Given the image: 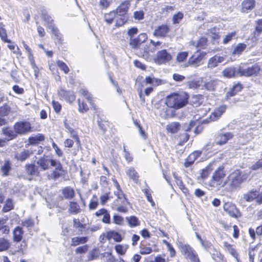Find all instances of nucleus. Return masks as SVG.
Here are the masks:
<instances>
[{
	"mask_svg": "<svg viewBox=\"0 0 262 262\" xmlns=\"http://www.w3.org/2000/svg\"><path fill=\"white\" fill-rule=\"evenodd\" d=\"M188 96L184 93H173L168 96L166 104L168 107L178 110L185 106L188 103Z\"/></svg>",
	"mask_w": 262,
	"mask_h": 262,
	"instance_id": "1",
	"label": "nucleus"
},
{
	"mask_svg": "<svg viewBox=\"0 0 262 262\" xmlns=\"http://www.w3.org/2000/svg\"><path fill=\"white\" fill-rule=\"evenodd\" d=\"M115 194L117 196V199L112 204V209L120 213H127L128 211L127 205L129 203L125 195L121 191H118Z\"/></svg>",
	"mask_w": 262,
	"mask_h": 262,
	"instance_id": "2",
	"label": "nucleus"
},
{
	"mask_svg": "<svg viewBox=\"0 0 262 262\" xmlns=\"http://www.w3.org/2000/svg\"><path fill=\"white\" fill-rule=\"evenodd\" d=\"M226 176L224 166L223 165L219 166L213 173L209 182V186L215 187L222 185Z\"/></svg>",
	"mask_w": 262,
	"mask_h": 262,
	"instance_id": "3",
	"label": "nucleus"
},
{
	"mask_svg": "<svg viewBox=\"0 0 262 262\" xmlns=\"http://www.w3.org/2000/svg\"><path fill=\"white\" fill-rule=\"evenodd\" d=\"M260 70V66L257 63L248 68H246L245 64H243L238 67V73L239 76H257L259 73Z\"/></svg>",
	"mask_w": 262,
	"mask_h": 262,
	"instance_id": "4",
	"label": "nucleus"
},
{
	"mask_svg": "<svg viewBox=\"0 0 262 262\" xmlns=\"http://www.w3.org/2000/svg\"><path fill=\"white\" fill-rule=\"evenodd\" d=\"M179 249L185 258L191 262H200L197 253L189 244H181Z\"/></svg>",
	"mask_w": 262,
	"mask_h": 262,
	"instance_id": "5",
	"label": "nucleus"
},
{
	"mask_svg": "<svg viewBox=\"0 0 262 262\" xmlns=\"http://www.w3.org/2000/svg\"><path fill=\"white\" fill-rule=\"evenodd\" d=\"M52 167H54L55 168L49 176V179L56 180L59 178L64 177L67 175V170L63 168L62 164L59 160H56L55 164Z\"/></svg>",
	"mask_w": 262,
	"mask_h": 262,
	"instance_id": "6",
	"label": "nucleus"
},
{
	"mask_svg": "<svg viewBox=\"0 0 262 262\" xmlns=\"http://www.w3.org/2000/svg\"><path fill=\"white\" fill-rule=\"evenodd\" d=\"M206 54V53L205 52L197 51L189 58L186 67L191 66L196 68L200 66Z\"/></svg>",
	"mask_w": 262,
	"mask_h": 262,
	"instance_id": "7",
	"label": "nucleus"
},
{
	"mask_svg": "<svg viewBox=\"0 0 262 262\" xmlns=\"http://www.w3.org/2000/svg\"><path fill=\"white\" fill-rule=\"evenodd\" d=\"M256 39L254 38L247 40L246 43H238L234 47L232 52V55H241L247 47H248L249 49L250 50L251 48L256 46Z\"/></svg>",
	"mask_w": 262,
	"mask_h": 262,
	"instance_id": "8",
	"label": "nucleus"
},
{
	"mask_svg": "<svg viewBox=\"0 0 262 262\" xmlns=\"http://www.w3.org/2000/svg\"><path fill=\"white\" fill-rule=\"evenodd\" d=\"M172 59V55L166 49H162L157 52L154 61L158 64H166Z\"/></svg>",
	"mask_w": 262,
	"mask_h": 262,
	"instance_id": "9",
	"label": "nucleus"
},
{
	"mask_svg": "<svg viewBox=\"0 0 262 262\" xmlns=\"http://www.w3.org/2000/svg\"><path fill=\"white\" fill-rule=\"evenodd\" d=\"M224 210L231 217L237 219L242 215L236 206L232 203L226 202L223 206Z\"/></svg>",
	"mask_w": 262,
	"mask_h": 262,
	"instance_id": "10",
	"label": "nucleus"
},
{
	"mask_svg": "<svg viewBox=\"0 0 262 262\" xmlns=\"http://www.w3.org/2000/svg\"><path fill=\"white\" fill-rule=\"evenodd\" d=\"M56 159H50L49 156L43 155L36 161V164L42 171L49 170L55 163Z\"/></svg>",
	"mask_w": 262,
	"mask_h": 262,
	"instance_id": "11",
	"label": "nucleus"
},
{
	"mask_svg": "<svg viewBox=\"0 0 262 262\" xmlns=\"http://www.w3.org/2000/svg\"><path fill=\"white\" fill-rule=\"evenodd\" d=\"M233 137L231 132H220L215 137V142L216 145H223L227 143Z\"/></svg>",
	"mask_w": 262,
	"mask_h": 262,
	"instance_id": "12",
	"label": "nucleus"
},
{
	"mask_svg": "<svg viewBox=\"0 0 262 262\" xmlns=\"http://www.w3.org/2000/svg\"><path fill=\"white\" fill-rule=\"evenodd\" d=\"M147 39L146 33H141L137 37L129 38V46L133 49H138Z\"/></svg>",
	"mask_w": 262,
	"mask_h": 262,
	"instance_id": "13",
	"label": "nucleus"
},
{
	"mask_svg": "<svg viewBox=\"0 0 262 262\" xmlns=\"http://www.w3.org/2000/svg\"><path fill=\"white\" fill-rule=\"evenodd\" d=\"M230 181V185L232 187L239 186L243 182V178L241 172L239 170H235L229 176Z\"/></svg>",
	"mask_w": 262,
	"mask_h": 262,
	"instance_id": "14",
	"label": "nucleus"
},
{
	"mask_svg": "<svg viewBox=\"0 0 262 262\" xmlns=\"http://www.w3.org/2000/svg\"><path fill=\"white\" fill-rule=\"evenodd\" d=\"M169 31V26L166 24H163L155 29L153 35L158 37L164 38L167 36Z\"/></svg>",
	"mask_w": 262,
	"mask_h": 262,
	"instance_id": "15",
	"label": "nucleus"
},
{
	"mask_svg": "<svg viewBox=\"0 0 262 262\" xmlns=\"http://www.w3.org/2000/svg\"><path fill=\"white\" fill-rule=\"evenodd\" d=\"M25 169L28 175L30 176L39 177L40 170L38 166L35 163H28L25 165Z\"/></svg>",
	"mask_w": 262,
	"mask_h": 262,
	"instance_id": "16",
	"label": "nucleus"
},
{
	"mask_svg": "<svg viewBox=\"0 0 262 262\" xmlns=\"http://www.w3.org/2000/svg\"><path fill=\"white\" fill-rule=\"evenodd\" d=\"M58 95L60 99H64L69 102H72L75 99V96L73 92L71 91H66L64 89H60L58 91Z\"/></svg>",
	"mask_w": 262,
	"mask_h": 262,
	"instance_id": "17",
	"label": "nucleus"
},
{
	"mask_svg": "<svg viewBox=\"0 0 262 262\" xmlns=\"http://www.w3.org/2000/svg\"><path fill=\"white\" fill-rule=\"evenodd\" d=\"M26 133V132H3L5 138L4 139H0V147L5 146L9 141L15 138L17 134H21Z\"/></svg>",
	"mask_w": 262,
	"mask_h": 262,
	"instance_id": "18",
	"label": "nucleus"
},
{
	"mask_svg": "<svg viewBox=\"0 0 262 262\" xmlns=\"http://www.w3.org/2000/svg\"><path fill=\"white\" fill-rule=\"evenodd\" d=\"M225 58L224 57L216 55L208 60L207 67L209 69H213L216 67L219 63L223 62Z\"/></svg>",
	"mask_w": 262,
	"mask_h": 262,
	"instance_id": "19",
	"label": "nucleus"
},
{
	"mask_svg": "<svg viewBox=\"0 0 262 262\" xmlns=\"http://www.w3.org/2000/svg\"><path fill=\"white\" fill-rule=\"evenodd\" d=\"M31 124L27 121H20L15 123L14 131H30Z\"/></svg>",
	"mask_w": 262,
	"mask_h": 262,
	"instance_id": "20",
	"label": "nucleus"
},
{
	"mask_svg": "<svg viewBox=\"0 0 262 262\" xmlns=\"http://www.w3.org/2000/svg\"><path fill=\"white\" fill-rule=\"evenodd\" d=\"M33 154L32 150L24 149L19 154H15V158L19 161L24 162L28 159Z\"/></svg>",
	"mask_w": 262,
	"mask_h": 262,
	"instance_id": "21",
	"label": "nucleus"
},
{
	"mask_svg": "<svg viewBox=\"0 0 262 262\" xmlns=\"http://www.w3.org/2000/svg\"><path fill=\"white\" fill-rule=\"evenodd\" d=\"M234 245L229 244L228 242L223 243V249L225 251L229 252L233 257L237 259L238 254Z\"/></svg>",
	"mask_w": 262,
	"mask_h": 262,
	"instance_id": "22",
	"label": "nucleus"
},
{
	"mask_svg": "<svg viewBox=\"0 0 262 262\" xmlns=\"http://www.w3.org/2000/svg\"><path fill=\"white\" fill-rule=\"evenodd\" d=\"M130 6V3L128 1H125L122 3L117 8L115 12L119 16L126 15L127 12Z\"/></svg>",
	"mask_w": 262,
	"mask_h": 262,
	"instance_id": "23",
	"label": "nucleus"
},
{
	"mask_svg": "<svg viewBox=\"0 0 262 262\" xmlns=\"http://www.w3.org/2000/svg\"><path fill=\"white\" fill-rule=\"evenodd\" d=\"M238 71V67L237 68L235 67H229L224 69L222 72V73L224 77L231 78L235 76H239Z\"/></svg>",
	"mask_w": 262,
	"mask_h": 262,
	"instance_id": "24",
	"label": "nucleus"
},
{
	"mask_svg": "<svg viewBox=\"0 0 262 262\" xmlns=\"http://www.w3.org/2000/svg\"><path fill=\"white\" fill-rule=\"evenodd\" d=\"M139 248L140 253L142 255L149 254L152 252V249L150 247V244L144 241L141 242Z\"/></svg>",
	"mask_w": 262,
	"mask_h": 262,
	"instance_id": "25",
	"label": "nucleus"
},
{
	"mask_svg": "<svg viewBox=\"0 0 262 262\" xmlns=\"http://www.w3.org/2000/svg\"><path fill=\"white\" fill-rule=\"evenodd\" d=\"M190 135L187 132H179L175 137V139L178 141V145L183 146L188 141Z\"/></svg>",
	"mask_w": 262,
	"mask_h": 262,
	"instance_id": "26",
	"label": "nucleus"
},
{
	"mask_svg": "<svg viewBox=\"0 0 262 262\" xmlns=\"http://www.w3.org/2000/svg\"><path fill=\"white\" fill-rule=\"evenodd\" d=\"M61 192L63 198L67 200H71L75 195L74 189L70 186L63 187L61 189Z\"/></svg>",
	"mask_w": 262,
	"mask_h": 262,
	"instance_id": "27",
	"label": "nucleus"
},
{
	"mask_svg": "<svg viewBox=\"0 0 262 262\" xmlns=\"http://www.w3.org/2000/svg\"><path fill=\"white\" fill-rule=\"evenodd\" d=\"M81 211L79 204L76 201H70L68 212L72 214H77Z\"/></svg>",
	"mask_w": 262,
	"mask_h": 262,
	"instance_id": "28",
	"label": "nucleus"
},
{
	"mask_svg": "<svg viewBox=\"0 0 262 262\" xmlns=\"http://www.w3.org/2000/svg\"><path fill=\"white\" fill-rule=\"evenodd\" d=\"M214 143L209 142L206 144L202 148V151L205 154L208 155H215L218 152V149L214 148Z\"/></svg>",
	"mask_w": 262,
	"mask_h": 262,
	"instance_id": "29",
	"label": "nucleus"
},
{
	"mask_svg": "<svg viewBox=\"0 0 262 262\" xmlns=\"http://www.w3.org/2000/svg\"><path fill=\"white\" fill-rule=\"evenodd\" d=\"M226 110V106L225 105L219 106L218 108H216L213 113H212L210 115V119L213 121L217 119L225 112Z\"/></svg>",
	"mask_w": 262,
	"mask_h": 262,
	"instance_id": "30",
	"label": "nucleus"
},
{
	"mask_svg": "<svg viewBox=\"0 0 262 262\" xmlns=\"http://www.w3.org/2000/svg\"><path fill=\"white\" fill-rule=\"evenodd\" d=\"M106 238L108 240H111L112 238H113L115 242L117 243L121 242L123 239V237H122L121 234L115 231H111L107 232L106 233Z\"/></svg>",
	"mask_w": 262,
	"mask_h": 262,
	"instance_id": "31",
	"label": "nucleus"
},
{
	"mask_svg": "<svg viewBox=\"0 0 262 262\" xmlns=\"http://www.w3.org/2000/svg\"><path fill=\"white\" fill-rule=\"evenodd\" d=\"M126 174L129 178L132 180L136 184H138L140 182L139 175L134 168H129L126 171Z\"/></svg>",
	"mask_w": 262,
	"mask_h": 262,
	"instance_id": "32",
	"label": "nucleus"
},
{
	"mask_svg": "<svg viewBox=\"0 0 262 262\" xmlns=\"http://www.w3.org/2000/svg\"><path fill=\"white\" fill-rule=\"evenodd\" d=\"M211 255L212 258L215 262H227L224 255L216 249H214Z\"/></svg>",
	"mask_w": 262,
	"mask_h": 262,
	"instance_id": "33",
	"label": "nucleus"
},
{
	"mask_svg": "<svg viewBox=\"0 0 262 262\" xmlns=\"http://www.w3.org/2000/svg\"><path fill=\"white\" fill-rule=\"evenodd\" d=\"M89 237L88 236H76L71 239V246L73 247L77 246L79 244H84L88 242Z\"/></svg>",
	"mask_w": 262,
	"mask_h": 262,
	"instance_id": "34",
	"label": "nucleus"
},
{
	"mask_svg": "<svg viewBox=\"0 0 262 262\" xmlns=\"http://www.w3.org/2000/svg\"><path fill=\"white\" fill-rule=\"evenodd\" d=\"M248 232L250 237L254 240L255 239L256 235L261 236L262 235V225L257 226L255 230L254 228H249Z\"/></svg>",
	"mask_w": 262,
	"mask_h": 262,
	"instance_id": "35",
	"label": "nucleus"
},
{
	"mask_svg": "<svg viewBox=\"0 0 262 262\" xmlns=\"http://www.w3.org/2000/svg\"><path fill=\"white\" fill-rule=\"evenodd\" d=\"M24 231L23 228L19 226L15 227L13 230V240L18 243L20 242L23 237Z\"/></svg>",
	"mask_w": 262,
	"mask_h": 262,
	"instance_id": "36",
	"label": "nucleus"
},
{
	"mask_svg": "<svg viewBox=\"0 0 262 262\" xmlns=\"http://www.w3.org/2000/svg\"><path fill=\"white\" fill-rule=\"evenodd\" d=\"M45 136L41 134H38L34 136H32L29 138L28 142L29 144L37 145L41 142L45 140Z\"/></svg>",
	"mask_w": 262,
	"mask_h": 262,
	"instance_id": "37",
	"label": "nucleus"
},
{
	"mask_svg": "<svg viewBox=\"0 0 262 262\" xmlns=\"http://www.w3.org/2000/svg\"><path fill=\"white\" fill-rule=\"evenodd\" d=\"M258 196V191L256 189H252L247 193L244 194V199L247 202H252L254 200H256Z\"/></svg>",
	"mask_w": 262,
	"mask_h": 262,
	"instance_id": "38",
	"label": "nucleus"
},
{
	"mask_svg": "<svg viewBox=\"0 0 262 262\" xmlns=\"http://www.w3.org/2000/svg\"><path fill=\"white\" fill-rule=\"evenodd\" d=\"M128 226L131 228H134L140 225V221L139 219L134 215L126 217L125 218Z\"/></svg>",
	"mask_w": 262,
	"mask_h": 262,
	"instance_id": "39",
	"label": "nucleus"
},
{
	"mask_svg": "<svg viewBox=\"0 0 262 262\" xmlns=\"http://www.w3.org/2000/svg\"><path fill=\"white\" fill-rule=\"evenodd\" d=\"M173 177L174 178L175 182L177 185L179 186V188L183 191L185 194L188 193V190L185 187L184 184L183 183L182 179L178 177L176 173H173Z\"/></svg>",
	"mask_w": 262,
	"mask_h": 262,
	"instance_id": "40",
	"label": "nucleus"
},
{
	"mask_svg": "<svg viewBox=\"0 0 262 262\" xmlns=\"http://www.w3.org/2000/svg\"><path fill=\"white\" fill-rule=\"evenodd\" d=\"M129 246L127 244H117L115 246L116 253L120 255H124L126 254Z\"/></svg>",
	"mask_w": 262,
	"mask_h": 262,
	"instance_id": "41",
	"label": "nucleus"
},
{
	"mask_svg": "<svg viewBox=\"0 0 262 262\" xmlns=\"http://www.w3.org/2000/svg\"><path fill=\"white\" fill-rule=\"evenodd\" d=\"M11 163L8 159L5 160L4 165L1 167V170L3 172V176H7L11 170Z\"/></svg>",
	"mask_w": 262,
	"mask_h": 262,
	"instance_id": "42",
	"label": "nucleus"
},
{
	"mask_svg": "<svg viewBox=\"0 0 262 262\" xmlns=\"http://www.w3.org/2000/svg\"><path fill=\"white\" fill-rule=\"evenodd\" d=\"M11 246L9 240L4 237H0V252L8 250Z\"/></svg>",
	"mask_w": 262,
	"mask_h": 262,
	"instance_id": "43",
	"label": "nucleus"
},
{
	"mask_svg": "<svg viewBox=\"0 0 262 262\" xmlns=\"http://www.w3.org/2000/svg\"><path fill=\"white\" fill-rule=\"evenodd\" d=\"M7 221L6 219H0V232L5 234H8L10 232L9 227L6 225Z\"/></svg>",
	"mask_w": 262,
	"mask_h": 262,
	"instance_id": "44",
	"label": "nucleus"
},
{
	"mask_svg": "<svg viewBox=\"0 0 262 262\" xmlns=\"http://www.w3.org/2000/svg\"><path fill=\"white\" fill-rule=\"evenodd\" d=\"M212 166V164L210 163L202 170L200 177L202 179H205L208 177L213 169Z\"/></svg>",
	"mask_w": 262,
	"mask_h": 262,
	"instance_id": "45",
	"label": "nucleus"
},
{
	"mask_svg": "<svg viewBox=\"0 0 262 262\" xmlns=\"http://www.w3.org/2000/svg\"><path fill=\"white\" fill-rule=\"evenodd\" d=\"M243 89V85L242 84L238 83L234 84L231 88L230 91L227 93V95L228 96H233L236 95L238 92L241 91Z\"/></svg>",
	"mask_w": 262,
	"mask_h": 262,
	"instance_id": "46",
	"label": "nucleus"
},
{
	"mask_svg": "<svg viewBox=\"0 0 262 262\" xmlns=\"http://www.w3.org/2000/svg\"><path fill=\"white\" fill-rule=\"evenodd\" d=\"M142 191L144 193L146 197L147 200L150 203L151 205L154 207L155 206V203L152 199L151 193V190L148 187L147 188L142 190Z\"/></svg>",
	"mask_w": 262,
	"mask_h": 262,
	"instance_id": "47",
	"label": "nucleus"
},
{
	"mask_svg": "<svg viewBox=\"0 0 262 262\" xmlns=\"http://www.w3.org/2000/svg\"><path fill=\"white\" fill-rule=\"evenodd\" d=\"M255 2L254 0H244L242 3L243 10H252L255 6Z\"/></svg>",
	"mask_w": 262,
	"mask_h": 262,
	"instance_id": "48",
	"label": "nucleus"
},
{
	"mask_svg": "<svg viewBox=\"0 0 262 262\" xmlns=\"http://www.w3.org/2000/svg\"><path fill=\"white\" fill-rule=\"evenodd\" d=\"M116 26L120 27L123 25L128 20V16L127 15L119 16L116 15Z\"/></svg>",
	"mask_w": 262,
	"mask_h": 262,
	"instance_id": "49",
	"label": "nucleus"
},
{
	"mask_svg": "<svg viewBox=\"0 0 262 262\" xmlns=\"http://www.w3.org/2000/svg\"><path fill=\"white\" fill-rule=\"evenodd\" d=\"M200 122L198 121H191L189 124V127L187 129H185V131H189L192 129V127L195 126V128L194 131H201L203 128L201 127V126L199 125Z\"/></svg>",
	"mask_w": 262,
	"mask_h": 262,
	"instance_id": "50",
	"label": "nucleus"
},
{
	"mask_svg": "<svg viewBox=\"0 0 262 262\" xmlns=\"http://www.w3.org/2000/svg\"><path fill=\"white\" fill-rule=\"evenodd\" d=\"M181 129V125L179 122H173L166 126L167 131H178Z\"/></svg>",
	"mask_w": 262,
	"mask_h": 262,
	"instance_id": "51",
	"label": "nucleus"
},
{
	"mask_svg": "<svg viewBox=\"0 0 262 262\" xmlns=\"http://www.w3.org/2000/svg\"><path fill=\"white\" fill-rule=\"evenodd\" d=\"M116 13L115 11H112L108 13H106L104 14V18L105 21L108 24H111L115 17L116 16Z\"/></svg>",
	"mask_w": 262,
	"mask_h": 262,
	"instance_id": "52",
	"label": "nucleus"
},
{
	"mask_svg": "<svg viewBox=\"0 0 262 262\" xmlns=\"http://www.w3.org/2000/svg\"><path fill=\"white\" fill-rule=\"evenodd\" d=\"M14 208V205L11 199H8L6 200L5 204L3 207V211L4 212H7Z\"/></svg>",
	"mask_w": 262,
	"mask_h": 262,
	"instance_id": "53",
	"label": "nucleus"
},
{
	"mask_svg": "<svg viewBox=\"0 0 262 262\" xmlns=\"http://www.w3.org/2000/svg\"><path fill=\"white\" fill-rule=\"evenodd\" d=\"M73 222L74 228L78 229L81 232H82L85 228V225L82 224L79 219H74Z\"/></svg>",
	"mask_w": 262,
	"mask_h": 262,
	"instance_id": "54",
	"label": "nucleus"
},
{
	"mask_svg": "<svg viewBox=\"0 0 262 262\" xmlns=\"http://www.w3.org/2000/svg\"><path fill=\"white\" fill-rule=\"evenodd\" d=\"M196 160L191 154L188 155L185 160L184 165L187 168L192 165Z\"/></svg>",
	"mask_w": 262,
	"mask_h": 262,
	"instance_id": "55",
	"label": "nucleus"
},
{
	"mask_svg": "<svg viewBox=\"0 0 262 262\" xmlns=\"http://www.w3.org/2000/svg\"><path fill=\"white\" fill-rule=\"evenodd\" d=\"M0 37L3 41L8 43L11 42V40L7 38L6 30L2 27H0Z\"/></svg>",
	"mask_w": 262,
	"mask_h": 262,
	"instance_id": "56",
	"label": "nucleus"
},
{
	"mask_svg": "<svg viewBox=\"0 0 262 262\" xmlns=\"http://www.w3.org/2000/svg\"><path fill=\"white\" fill-rule=\"evenodd\" d=\"M10 107L6 104H4L0 107V116H7L10 112Z\"/></svg>",
	"mask_w": 262,
	"mask_h": 262,
	"instance_id": "57",
	"label": "nucleus"
},
{
	"mask_svg": "<svg viewBox=\"0 0 262 262\" xmlns=\"http://www.w3.org/2000/svg\"><path fill=\"white\" fill-rule=\"evenodd\" d=\"M188 55L187 52H182L178 54L177 56V61L179 62H183L187 57Z\"/></svg>",
	"mask_w": 262,
	"mask_h": 262,
	"instance_id": "58",
	"label": "nucleus"
},
{
	"mask_svg": "<svg viewBox=\"0 0 262 262\" xmlns=\"http://www.w3.org/2000/svg\"><path fill=\"white\" fill-rule=\"evenodd\" d=\"M113 220L114 224L118 225H122L124 222L123 217L117 214L114 215Z\"/></svg>",
	"mask_w": 262,
	"mask_h": 262,
	"instance_id": "59",
	"label": "nucleus"
},
{
	"mask_svg": "<svg viewBox=\"0 0 262 262\" xmlns=\"http://www.w3.org/2000/svg\"><path fill=\"white\" fill-rule=\"evenodd\" d=\"M183 14L181 12H179L177 14H174L172 18L173 24H179L180 21L183 19Z\"/></svg>",
	"mask_w": 262,
	"mask_h": 262,
	"instance_id": "60",
	"label": "nucleus"
},
{
	"mask_svg": "<svg viewBox=\"0 0 262 262\" xmlns=\"http://www.w3.org/2000/svg\"><path fill=\"white\" fill-rule=\"evenodd\" d=\"M111 192H108L105 193L104 194L102 195L100 197V203L102 205H104L110 199Z\"/></svg>",
	"mask_w": 262,
	"mask_h": 262,
	"instance_id": "61",
	"label": "nucleus"
},
{
	"mask_svg": "<svg viewBox=\"0 0 262 262\" xmlns=\"http://www.w3.org/2000/svg\"><path fill=\"white\" fill-rule=\"evenodd\" d=\"M57 64L60 69L63 71L65 74H67L69 72L68 67L63 61L59 60L57 62Z\"/></svg>",
	"mask_w": 262,
	"mask_h": 262,
	"instance_id": "62",
	"label": "nucleus"
},
{
	"mask_svg": "<svg viewBox=\"0 0 262 262\" xmlns=\"http://www.w3.org/2000/svg\"><path fill=\"white\" fill-rule=\"evenodd\" d=\"M88 249L89 246L88 245H84L77 247L75 250V252L77 254H84L88 251Z\"/></svg>",
	"mask_w": 262,
	"mask_h": 262,
	"instance_id": "63",
	"label": "nucleus"
},
{
	"mask_svg": "<svg viewBox=\"0 0 262 262\" xmlns=\"http://www.w3.org/2000/svg\"><path fill=\"white\" fill-rule=\"evenodd\" d=\"M236 34L235 32H232L231 33H228L227 35H226L224 38L223 40V43L224 44H227L229 41H230L234 37H235Z\"/></svg>",
	"mask_w": 262,
	"mask_h": 262,
	"instance_id": "64",
	"label": "nucleus"
}]
</instances>
